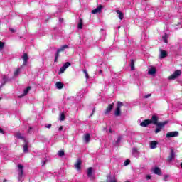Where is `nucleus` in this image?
Segmentation results:
<instances>
[{
	"instance_id": "nucleus-45",
	"label": "nucleus",
	"mask_w": 182,
	"mask_h": 182,
	"mask_svg": "<svg viewBox=\"0 0 182 182\" xmlns=\"http://www.w3.org/2000/svg\"><path fill=\"white\" fill-rule=\"evenodd\" d=\"M9 31L11 32L12 33H15V29L14 28H9Z\"/></svg>"
},
{
	"instance_id": "nucleus-53",
	"label": "nucleus",
	"mask_w": 182,
	"mask_h": 182,
	"mask_svg": "<svg viewBox=\"0 0 182 182\" xmlns=\"http://www.w3.org/2000/svg\"><path fill=\"white\" fill-rule=\"evenodd\" d=\"M180 166H181V168H182V162L181 163Z\"/></svg>"
},
{
	"instance_id": "nucleus-55",
	"label": "nucleus",
	"mask_w": 182,
	"mask_h": 182,
	"mask_svg": "<svg viewBox=\"0 0 182 182\" xmlns=\"http://www.w3.org/2000/svg\"><path fill=\"white\" fill-rule=\"evenodd\" d=\"M110 133H112V130H109Z\"/></svg>"
},
{
	"instance_id": "nucleus-1",
	"label": "nucleus",
	"mask_w": 182,
	"mask_h": 182,
	"mask_svg": "<svg viewBox=\"0 0 182 182\" xmlns=\"http://www.w3.org/2000/svg\"><path fill=\"white\" fill-rule=\"evenodd\" d=\"M168 123V121H164L163 122H159V124H156V128L155 129V133L157 134V133H160L161 132V129H164V126Z\"/></svg>"
},
{
	"instance_id": "nucleus-47",
	"label": "nucleus",
	"mask_w": 182,
	"mask_h": 182,
	"mask_svg": "<svg viewBox=\"0 0 182 182\" xmlns=\"http://www.w3.org/2000/svg\"><path fill=\"white\" fill-rule=\"evenodd\" d=\"M45 164H46V161H44L41 162V166H45Z\"/></svg>"
},
{
	"instance_id": "nucleus-54",
	"label": "nucleus",
	"mask_w": 182,
	"mask_h": 182,
	"mask_svg": "<svg viewBox=\"0 0 182 182\" xmlns=\"http://www.w3.org/2000/svg\"><path fill=\"white\" fill-rule=\"evenodd\" d=\"M63 21V19H60V21L62 22Z\"/></svg>"
},
{
	"instance_id": "nucleus-26",
	"label": "nucleus",
	"mask_w": 182,
	"mask_h": 182,
	"mask_svg": "<svg viewBox=\"0 0 182 182\" xmlns=\"http://www.w3.org/2000/svg\"><path fill=\"white\" fill-rule=\"evenodd\" d=\"M167 38H168V35L167 33H165L164 36H162V39L165 43H168Z\"/></svg>"
},
{
	"instance_id": "nucleus-31",
	"label": "nucleus",
	"mask_w": 182,
	"mask_h": 182,
	"mask_svg": "<svg viewBox=\"0 0 182 182\" xmlns=\"http://www.w3.org/2000/svg\"><path fill=\"white\" fill-rule=\"evenodd\" d=\"M65 119H66V117L65 116V114L62 113L60 115V122L65 121Z\"/></svg>"
},
{
	"instance_id": "nucleus-25",
	"label": "nucleus",
	"mask_w": 182,
	"mask_h": 182,
	"mask_svg": "<svg viewBox=\"0 0 182 182\" xmlns=\"http://www.w3.org/2000/svg\"><path fill=\"white\" fill-rule=\"evenodd\" d=\"M77 28L78 29H83V20H82V18H80Z\"/></svg>"
},
{
	"instance_id": "nucleus-30",
	"label": "nucleus",
	"mask_w": 182,
	"mask_h": 182,
	"mask_svg": "<svg viewBox=\"0 0 182 182\" xmlns=\"http://www.w3.org/2000/svg\"><path fill=\"white\" fill-rule=\"evenodd\" d=\"M65 70H66V68L63 67V65L60 68V70L58 72V74L60 75L62 73H65Z\"/></svg>"
},
{
	"instance_id": "nucleus-4",
	"label": "nucleus",
	"mask_w": 182,
	"mask_h": 182,
	"mask_svg": "<svg viewBox=\"0 0 182 182\" xmlns=\"http://www.w3.org/2000/svg\"><path fill=\"white\" fill-rule=\"evenodd\" d=\"M18 181H21L22 180V176H23V166L22 164L18 165Z\"/></svg>"
},
{
	"instance_id": "nucleus-48",
	"label": "nucleus",
	"mask_w": 182,
	"mask_h": 182,
	"mask_svg": "<svg viewBox=\"0 0 182 182\" xmlns=\"http://www.w3.org/2000/svg\"><path fill=\"white\" fill-rule=\"evenodd\" d=\"M150 178H151V176L147 175L146 176V180H150Z\"/></svg>"
},
{
	"instance_id": "nucleus-3",
	"label": "nucleus",
	"mask_w": 182,
	"mask_h": 182,
	"mask_svg": "<svg viewBox=\"0 0 182 182\" xmlns=\"http://www.w3.org/2000/svg\"><path fill=\"white\" fill-rule=\"evenodd\" d=\"M181 76V70H176L172 75L168 77L169 80H174Z\"/></svg>"
},
{
	"instance_id": "nucleus-7",
	"label": "nucleus",
	"mask_w": 182,
	"mask_h": 182,
	"mask_svg": "<svg viewBox=\"0 0 182 182\" xmlns=\"http://www.w3.org/2000/svg\"><path fill=\"white\" fill-rule=\"evenodd\" d=\"M114 107V102H112V104H109L105 111V114H109V113H110L112 112V110H113Z\"/></svg>"
},
{
	"instance_id": "nucleus-43",
	"label": "nucleus",
	"mask_w": 182,
	"mask_h": 182,
	"mask_svg": "<svg viewBox=\"0 0 182 182\" xmlns=\"http://www.w3.org/2000/svg\"><path fill=\"white\" fill-rule=\"evenodd\" d=\"M168 175H165L164 177V181H167V178H168Z\"/></svg>"
},
{
	"instance_id": "nucleus-21",
	"label": "nucleus",
	"mask_w": 182,
	"mask_h": 182,
	"mask_svg": "<svg viewBox=\"0 0 182 182\" xmlns=\"http://www.w3.org/2000/svg\"><path fill=\"white\" fill-rule=\"evenodd\" d=\"M154 174H157V176H161V169H160V168H159V167H156L154 169Z\"/></svg>"
},
{
	"instance_id": "nucleus-41",
	"label": "nucleus",
	"mask_w": 182,
	"mask_h": 182,
	"mask_svg": "<svg viewBox=\"0 0 182 182\" xmlns=\"http://www.w3.org/2000/svg\"><path fill=\"white\" fill-rule=\"evenodd\" d=\"M150 96H151V94L146 95L144 97V99H149V97H150Z\"/></svg>"
},
{
	"instance_id": "nucleus-2",
	"label": "nucleus",
	"mask_w": 182,
	"mask_h": 182,
	"mask_svg": "<svg viewBox=\"0 0 182 182\" xmlns=\"http://www.w3.org/2000/svg\"><path fill=\"white\" fill-rule=\"evenodd\" d=\"M65 49H69V46L68 45H64L61 46L60 48L57 50V52L55 53V58L54 60V62H58V58L60 56V52H65Z\"/></svg>"
},
{
	"instance_id": "nucleus-16",
	"label": "nucleus",
	"mask_w": 182,
	"mask_h": 182,
	"mask_svg": "<svg viewBox=\"0 0 182 182\" xmlns=\"http://www.w3.org/2000/svg\"><path fill=\"white\" fill-rule=\"evenodd\" d=\"M157 144H159V142L156 141H152L150 142V149H157Z\"/></svg>"
},
{
	"instance_id": "nucleus-44",
	"label": "nucleus",
	"mask_w": 182,
	"mask_h": 182,
	"mask_svg": "<svg viewBox=\"0 0 182 182\" xmlns=\"http://www.w3.org/2000/svg\"><path fill=\"white\" fill-rule=\"evenodd\" d=\"M90 180H95L96 178L91 175V176H88Z\"/></svg>"
},
{
	"instance_id": "nucleus-42",
	"label": "nucleus",
	"mask_w": 182,
	"mask_h": 182,
	"mask_svg": "<svg viewBox=\"0 0 182 182\" xmlns=\"http://www.w3.org/2000/svg\"><path fill=\"white\" fill-rule=\"evenodd\" d=\"M46 127L47 129H50V127H52V124H48L46 125Z\"/></svg>"
},
{
	"instance_id": "nucleus-50",
	"label": "nucleus",
	"mask_w": 182,
	"mask_h": 182,
	"mask_svg": "<svg viewBox=\"0 0 182 182\" xmlns=\"http://www.w3.org/2000/svg\"><path fill=\"white\" fill-rule=\"evenodd\" d=\"M61 130H63V127H62V126H60V127H59V131L61 132Z\"/></svg>"
},
{
	"instance_id": "nucleus-27",
	"label": "nucleus",
	"mask_w": 182,
	"mask_h": 182,
	"mask_svg": "<svg viewBox=\"0 0 182 182\" xmlns=\"http://www.w3.org/2000/svg\"><path fill=\"white\" fill-rule=\"evenodd\" d=\"M58 154L60 157H63L65 156V151L64 150H60L58 151Z\"/></svg>"
},
{
	"instance_id": "nucleus-24",
	"label": "nucleus",
	"mask_w": 182,
	"mask_h": 182,
	"mask_svg": "<svg viewBox=\"0 0 182 182\" xmlns=\"http://www.w3.org/2000/svg\"><path fill=\"white\" fill-rule=\"evenodd\" d=\"M23 153H29L28 144H24L23 146Z\"/></svg>"
},
{
	"instance_id": "nucleus-23",
	"label": "nucleus",
	"mask_w": 182,
	"mask_h": 182,
	"mask_svg": "<svg viewBox=\"0 0 182 182\" xmlns=\"http://www.w3.org/2000/svg\"><path fill=\"white\" fill-rule=\"evenodd\" d=\"M156 72H157V70H156L155 68H152L149 70L148 73L149 75H154L156 74Z\"/></svg>"
},
{
	"instance_id": "nucleus-35",
	"label": "nucleus",
	"mask_w": 182,
	"mask_h": 182,
	"mask_svg": "<svg viewBox=\"0 0 182 182\" xmlns=\"http://www.w3.org/2000/svg\"><path fill=\"white\" fill-rule=\"evenodd\" d=\"M70 66V63L69 62H66L63 67H64L65 69H68V68H69Z\"/></svg>"
},
{
	"instance_id": "nucleus-13",
	"label": "nucleus",
	"mask_w": 182,
	"mask_h": 182,
	"mask_svg": "<svg viewBox=\"0 0 182 182\" xmlns=\"http://www.w3.org/2000/svg\"><path fill=\"white\" fill-rule=\"evenodd\" d=\"M21 58L23 60V65H26V63H28V60H29V57L28 56V53H24Z\"/></svg>"
},
{
	"instance_id": "nucleus-6",
	"label": "nucleus",
	"mask_w": 182,
	"mask_h": 182,
	"mask_svg": "<svg viewBox=\"0 0 182 182\" xmlns=\"http://www.w3.org/2000/svg\"><path fill=\"white\" fill-rule=\"evenodd\" d=\"M178 132H169L166 133V139H170V137H178Z\"/></svg>"
},
{
	"instance_id": "nucleus-56",
	"label": "nucleus",
	"mask_w": 182,
	"mask_h": 182,
	"mask_svg": "<svg viewBox=\"0 0 182 182\" xmlns=\"http://www.w3.org/2000/svg\"><path fill=\"white\" fill-rule=\"evenodd\" d=\"M125 182H130V181H125Z\"/></svg>"
},
{
	"instance_id": "nucleus-14",
	"label": "nucleus",
	"mask_w": 182,
	"mask_h": 182,
	"mask_svg": "<svg viewBox=\"0 0 182 182\" xmlns=\"http://www.w3.org/2000/svg\"><path fill=\"white\" fill-rule=\"evenodd\" d=\"M160 59H164V58H167V51L164 50H160Z\"/></svg>"
},
{
	"instance_id": "nucleus-49",
	"label": "nucleus",
	"mask_w": 182,
	"mask_h": 182,
	"mask_svg": "<svg viewBox=\"0 0 182 182\" xmlns=\"http://www.w3.org/2000/svg\"><path fill=\"white\" fill-rule=\"evenodd\" d=\"M99 73H100V75H103V70H100Z\"/></svg>"
},
{
	"instance_id": "nucleus-33",
	"label": "nucleus",
	"mask_w": 182,
	"mask_h": 182,
	"mask_svg": "<svg viewBox=\"0 0 182 182\" xmlns=\"http://www.w3.org/2000/svg\"><path fill=\"white\" fill-rule=\"evenodd\" d=\"M21 72V69L20 68H17L15 71H14V76H18L19 75Z\"/></svg>"
},
{
	"instance_id": "nucleus-15",
	"label": "nucleus",
	"mask_w": 182,
	"mask_h": 182,
	"mask_svg": "<svg viewBox=\"0 0 182 182\" xmlns=\"http://www.w3.org/2000/svg\"><path fill=\"white\" fill-rule=\"evenodd\" d=\"M7 82L8 77H6V75H3V82L0 85V90L2 89V87H4V86H5V85H6Z\"/></svg>"
},
{
	"instance_id": "nucleus-29",
	"label": "nucleus",
	"mask_w": 182,
	"mask_h": 182,
	"mask_svg": "<svg viewBox=\"0 0 182 182\" xmlns=\"http://www.w3.org/2000/svg\"><path fill=\"white\" fill-rule=\"evenodd\" d=\"M17 138L21 139V140H24V142L26 143V139H25V137L22 136V134H17Z\"/></svg>"
},
{
	"instance_id": "nucleus-37",
	"label": "nucleus",
	"mask_w": 182,
	"mask_h": 182,
	"mask_svg": "<svg viewBox=\"0 0 182 182\" xmlns=\"http://www.w3.org/2000/svg\"><path fill=\"white\" fill-rule=\"evenodd\" d=\"M122 141V136H118L117 141H115L116 144H119Z\"/></svg>"
},
{
	"instance_id": "nucleus-34",
	"label": "nucleus",
	"mask_w": 182,
	"mask_h": 182,
	"mask_svg": "<svg viewBox=\"0 0 182 182\" xmlns=\"http://www.w3.org/2000/svg\"><path fill=\"white\" fill-rule=\"evenodd\" d=\"M123 105H124L123 102H122L120 101H118L117 104V108H118V109L119 108L120 109V107H122Z\"/></svg>"
},
{
	"instance_id": "nucleus-32",
	"label": "nucleus",
	"mask_w": 182,
	"mask_h": 182,
	"mask_svg": "<svg viewBox=\"0 0 182 182\" xmlns=\"http://www.w3.org/2000/svg\"><path fill=\"white\" fill-rule=\"evenodd\" d=\"M131 70H134V60H131Z\"/></svg>"
},
{
	"instance_id": "nucleus-36",
	"label": "nucleus",
	"mask_w": 182,
	"mask_h": 182,
	"mask_svg": "<svg viewBox=\"0 0 182 182\" xmlns=\"http://www.w3.org/2000/svg\"><path fill=\"white\" fill-rule=\"evenodd\" d=\"M5 47V43L0 41V50H2V48Z\"/></svg>"
},
{
	"instance_id": "nucleus-10",
	"label": "nucleus",
	"mask_w": 182,
	"mask_h": 182,
	"mask_svg": "<svg viewBox=\"0 0 182 182\" xmlns=\"http://www.w3.org/2000/svg\"><path fill=\"white\" fill-rule=\"evenodd\" d=\"M102 9H103V6L100 5L96 9H93L91 11V14H99V13L102 12Z\"/></svg>"
},
{
	"instance_id": "nucleus-20",
	"label": "nucleus",
	"mask_w": 182,
	"mask_h": 182,
	"mask_svg": "<svg viewBox=\"0 0 182 182\" xmlns=\"http://www.w3.org/2000/svg\"><path fill=\"white\" fill-rule=\"evenodd\" d=\"M84 141L85 143H89L90 141V134H84Z\"/></svg>"
},
{
	"instance_id": "nucleus-5",
	"label": "nucleus",
	"mask_w": 182,
	"mask_h": 182,
	"mask_svg": "<svg viewBox=\"0 0 182 182\" xmlns=\"http://www.w3.org/2000/svg\"><path fill=\"white\" fill-rule=\"evenodd\" d=\"M176 157V154H174V149L173 148H171V152L169 156L167 157L166 161L170 163L173 160V159Z\"/></svg>"
},
{
	"instance_id": "nucleus-18",
	"label": "nucleus",
	"mask_w": 182,
	"mask_h": 182,
	"mask_svg": "<svg viewBox=\"0 0 182 182\" xmlns=\"http://www.w3.org/2000/svg\"><path fill=\"white\" fill-rule=\"evenodd\" d=\"M117 14H118V18L120 19V21H123V18H124V14H123V12L120 11V10H116Z\"/></svg>"
},
{
	"instance_id": "nucleus-39",
	"label": "nucleus",
	"mask_w": 182,
	"mask_h": 182,
	"mask_svg": "<svg viewBox=\"0 0 182 182\" xmlns=\"http://www.w3.org/2000/svg\"><path fill=\"white\" fill-rule=\"evenodd\" d=\"M124 166H129V164H130V160L129 159H127L124 163Z\"/></svg>"
},
{
	"instance_id": "nucleus-9",
	"label": "nucleus",
	"mask_w": 182,
	"mask_h": 182,
	"mask_svg": "<svg viewBox=\"0 0 182 182\" xmlns=\"http://www.w3.org/2000/svg\"><path fill=\"white\" fill-rule=\"evenodd\" d=\"M75 168H76V170H80V168H82V159H78L77 160V163H75Z\"/></svg>"
},
{
	"instance_id": "nucleus-40",
	"label": "nucleus",
	"mask_w": 182,
	"mask_h": 182,
	"mask_svg": "<svg viewBox=\"0 0 182 182\" xmlns=\"http://www.w3.org/2000/svg\"><path fill=\"white\" fill-rule=\"evenodd\" d=\"M95 112H96V108H93L92 112L91 114L89 116V117H92V116H93V115L95 114Z\"/></svg>"
},
{
	"instance_id": "nucleus-28",
	"label": "nucleus",
	"mask_w": 182,
	"mask_h": 182,
	"mask_svg": "<svg viewBox=\"0 0 182 182\" xmlns=\"http://www.w3.org/2000/svg\"><path fill=\"white\" fill-rule=\"evenodd\" d=\"M120 114H121L120 108H116L114 115L117 117V116H120Z\"/></svg>"
},
{
	"instance_id": "nucleus-11",
	"label": "nucleus",
	"mask_w": 182,
	"mask_h": 182,
	"mask_svg": "<svg viewBox=\"0 0 182 182\" xmlns=\"http://www.w3.org/2000/svg\"><path fill=\"white\" fill-rule=\"evenodd\" d=\"M151 120V124H159V117L156 115H153Z\"/></svg>"
},
{
	"instance_id": "nucleus-57",
	"label": "nucleus",
	"mask_w": 182,
	"mask_h": 182,
	"mask_svg": "<svg viewBox=\"0 0 182 182\" xmlns=\"http://www.w3.org/2000/svg\"><path fill=\"white\" fill-rule=\"evenodd\" d=\"M105 1H109V0H105Z\"/></svg>"
},
{
	"instance_id": "nucleus-38",
	"label": "nucleus",
	"mask_w": 182,
	"mask_h": 182,
	"mask_svg": "<svg viewBox=\"0 0 182 182\" xmlns=\"http://www.w3.org/2000/svg\"><path fill=\"white\" fill-rule=\"evenodd\" d=\"M83 73H85L86 79H89V74L87 73V70H83Z\"/></svg>"
},
{
	"instance_id": "nucleus-17",
	"label": "nucleus",
	"mask_w": 182,
	"mask_h": 182,
	"mask_svg": "<svg viewBox=\"0 0 182 182\" xmlns=\"http://www.w3.org/2000/svg\"><path fill=\"white\" fill-rule=\"evenodd\" d=\"M106 182H117V180H116V176H113V178L110 175L107 176Z\"/></svg>"
},
{
	"instance_id": "nucleus-19",
	"label": "nucleus",
	"mask_w": 182,
	"mask_h": 182,
	"mask_svg": "<svg viewBox=\"0 0 182 182\" xmlns=\"http://www.w3.org/2000/svg\"><path fill=\"white\" fill-rule=\"evenodd\" d=\"M92 174H93V168L92 167L88 168L87 171V176L92 177Z\"/></svg>"
},
{
	"instance_id": "nucleus-8",
	"label": "nucleus",
	"mask_w": 182,
	"mask_h": 182,
	"mask_svg": "<svg viewBox=\"0 0 182 182\" xmlns=\"http://www.w3.org/2000/svg\"><path fill=\"white\" fill-rule=\"evenodd\" d=\"M149 124H151V119H144L142 122L140 123V126L141 127H147Z\"/></svg>"
},
{
	"instance_id": "nucleus-51",
	"label": "nucleus",
	"mask_w": 182,
	"mask_h": 182,
	"mask_svg": "<svg viewBox=\"0 0 182 182\" xmlns=\"http://www.w3.org/2000/svg\"><path fill=\"white\" fill-rule=\"evenodd\" d=\"M31 130H32V127H29L28 133H31Z\"/></svg>"
},
{
	"instance_id": "nucleus-46",
	"label": "nucleus",
	"mask_w": 182,
	"mask_h": 182,
	"mask_svg": "<svg viewBox=\"0 0 182 182\" xmlns=\"http://www.w3.org/2000/svg\"><path fill=\"white\" fill-rule=\"evenodd\" d=\"M0 133H1L2 134H5V131H4L2 128H0Z\"/></svg>"
},
{
	"instance_id": "nucleus-12",
	"label": "nucleus",
	"mask_w": 182,
	"mask_h": 182,
	"mask_svg": "<svg viewBox=\"0 0 182 182\" xmlns=\"http://www.w3.org/2000/svg\"><path fill=\"white\" fill-rule=\"evenodd\" d=\"M31 89H32V87H31V86L27 87L24 90L23 93L21 95H19L18 97L21 98V97H23V96H26V95H28V93H29V90H31Z\"/></svg>"
},
{
	"instance_id": "nucleus-22",
	"label": "nucleus",
	"mask_w": 182,
	"mask_h": 182,
	"mask_svg": "<svg viewBox=\"0 0 182 182\" xmlns=\"http://www.w3.org/2000/svg\"><path fill=\"white\" fill-rule=\"evenodd\" d=\"M55 86H56L57 89L60 90V89H63L64 85H63V83H62L60 82H57L55 83Z\"/></svg>"
},
{
	"instance_id": "nucleus-52",
	"label": "nucleus",
	"mask_w": 182,
	"mask_h": 182,
	"mask_svg": "<svg viewBox=\"0 0 182 182\" xmlns=\"http://www.w3.org/2000/svg\"><path fill=\"white\" fill-rule=\"evenodd\" d=\"M6 181H7L6 179H4V180H3V182H6Z\"/></svg>"
}]
</instances>
